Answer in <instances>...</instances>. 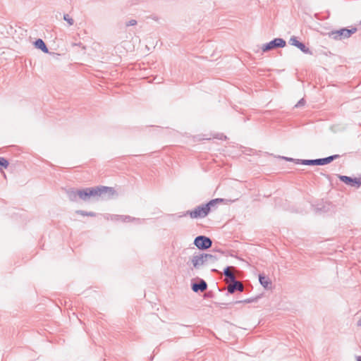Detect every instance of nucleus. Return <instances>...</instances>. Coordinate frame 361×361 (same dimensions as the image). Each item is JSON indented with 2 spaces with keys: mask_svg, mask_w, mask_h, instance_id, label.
<instances>
[{
  "mask_svg": "<svg viewBox=\"0 0 361 361\" xmlns=\"http://www.w3.org/2000/svg\"><path fill=\"white\" fill-rule=\"evenodd\" d=\"M187 214H189L192 219H202L206 217L209 213L204 204L196 207L193 210L188 211Z\"/></svg>",
  "mask_w": 361,
  "mask_h": 361,
  "instance_id": "obj_4",
  "label": "nucleus"
},
{
  "mask_svg": "<svg viewBox=\"0 0 361 361\" xmlns=\"http://www.w3.org/2000/svg\"><path fill=\"white\" fill-rule=\"evenodd\" d=\"M34 45L37 49L42 50L44 53H49V49L44 43V42L42 39H37L34 42Z\"/></svg>",
  "mask_w": 361,
  "mask_h": 361,
  "instance_id": "obj_14",
  "label": "nucleus"
},
{
  "mask_svg": "<svg viewBox=\"0 0 361 361\" xmlns=\"http://www.w3.org/2000/svg\"><path fill=\"white\" fill-rule=\"evenodd\" d=\"M259 298H260V295H257L255 297L250 298H247V299H245V300L235 301L234 303L235 304H238V303H251V302H257Z\"/></svg>",
  "mask_w": 361,
  "mask_h": 361,
  "instance_id": "obj_16",
  "label": "nucleus"
},
{
  "mask_svg": "<svg viewBox=\"0 0 361 361\" xmlns=\"http://www.w3.org/2000/svg\"><path fill=\"white\" fill-rule=\"evenodd\" d=\"M8 165V161L6 158L0 157V169H6Z\"/></svg>",
  "mask_w": 361,
  "mask_h": 361,
  "instance_id": "obj_19",
  "label": "nucleus"
},
{
  "mask_svg": "<svg viewBox=\"0 0 361 361\" xmlns=\"http://www.w3.org/2000/svg\"><path fill=\"white\" fill-rule=\"evenodd\" d=\"M68 197L71 202H76L78 198L87 201L91 197H99L106 193L113 195L115 190L113 188L106 186H100L95 188H86L82 190H75L73 188L66 190Z\"/></svg>",
  "mask_w": 361,
  "mask_h": 361,
  "instance_id": "obj_1",
  "label": "nucleus"
},
{
  "mask_svg": "<svg viewBox=\"0 0 361 361\" xmlns=\"http://www.w3.org/2000/svg\"><path fill=\"white\" fill-rule=\"evenodd\" d=\"M231 269V267H226L224 270V274L226 279L229 280V281H235V277L234 274L230 271Z\"/></svg>",
  "mask_w": 361,
  "mask_h": 361,
  "instance_id": "obj_15",
  "label": "nucleus"
},
{
  "mask_svg": "<svg viewBox=\"0 0 361 361\" xmlns=\"http://www.w3.org/2000/svg\"><path fill=\"white\" fill-rule=\"evenodd\" d=\"M357 361H361V356L357 357Z\"/></svg>",
  "mask_w": 361,
  "mask_h": 361,
  "instance_id": "obj_26",
  "label": "nucleus"
},
{
  "mask_svg": "<svg viewBox=\"0 0 361 361\" xmlns=\"http://www.w3.org/2000/svg\"><path fill=\"white\" fill-rule=\"evenodd\" d=\"M225 201L223 198H216L209 201L207 203L204 204L209 213L212 211H214L217 208V205L221 202Z\"/></svg>",
  "mask_w": 361,
  "mask_h": 361,
  "instance_id": "obj_12",
  "label": "nucleus"
},
{
  "mask_svg": "<svg viewBox=\"0 0 361 361\" xmlns=\"http://www.w3.org/2000/svg\"><path fill=\"white\" fill-rule=\"evenodd\" d=\"M259 281L260 284L266 289H270L271 281L269 277L265 276L263 274L259 275Z\"/></svg>",
  "mask_w": 361,
  "mask_h": 361,
  "instance_id": "obj_13",
  "label": "nucleus"
},
{
  "mask_svg": "<svg viewBox=\"0 0 361 361\" xmlns=\"http://www.w3.org/2000/svg\"><path fill=\"white\" fill-rule=\"evenodd\" d=\"M63 20H66L69 25L74 24V20L68 14L63 15Z\"/></svg>",
  "mask_w": 361,
  "mask_h": 361,
  "instance_id": "obj_20",
  "label": "nucleus"
},
{
  "mask_svg": "<svg viewBox=\"0 0 361 361\" xmlns=\"http://www.w3.org/2000/svg\"><path fill=\"white\" fill-rule=\"evenodd\" d=\"M286 45V41L282 38H275L271 42L264 44L262 47V50L263 52H267L268 51L276 49V48H283Z\"/></svg>",
  "mask_w": 361,
  "mask_h": 361,
  "instance_id": "obj_5",
  "label": "nucleus"
},
{
  "mask_svg": "<svg viewBox=\"0 0 361 361\" xmlns=\"http://www.w3.org/2000/svg\"><path fill=\"white\" fill-rule=\"evenodd\" d=\"M204 258L207 264L209 263H214L218 259V257L216 255L207 253H204Z\"/></svg>",
  "mask_w": 361,
  "mask_h": 361,
  "instance_id": "obj_17",
  "label": "nucleus"
},
{
  "mask_svg": "<svg viewBox=\"0 0 361 361\" xmlns=\"http://www.w3.org/2000/svg\"><path fill=\"white\" fill-rule=\"evenodd\" d=\"M123 221H129L131 219L130 216H123L121 217Z\"/></svg>",
  "mask_w": 361,
  "mask_h": 361,
  "instance_id": "obj_23",
  "label": "nucleus"
},
{
  "mask_svg": "<svg viewBox=\"0 0 361 361\" xmlns=\"http://www.w3.org/2000/svg\"><path fill=\"white\" fill-rule=\"evenodd\" d=\"M357 326H361V318L357 322Z\"/></svg>",
  "mask_w": 361,
  "mask_h": 361,
  "instance_id": "obj_25",
  "label": "nucleus"
},
{
  "mask_svg": "<svg viewBox=\"0 0 361 361\" xmlns=\"http://www.w3.org/2000/svg\"><path fill=\"white\" fill-rule=\"evenodd\" d=\"M76 213L77 214H79L82 216H96V213L93 212H85V211H83V210H77L76 211Z\"/></svg>",
  "mask_w": 361,
  "mask_h": 361,
  "instance_id": "obj_18",
  "label": "nucleus"
},
{
  "mask_svg": "<svg viewBox=\"0 0 361 361\" xmlns=\"http://www.w3.org/2000/svg\"><path fill=\"white\" fill-rule=\"evenodd\" d=\"M289 43L291 45L298 47L301 51H302L305 54H312L310 49L308 47H307L305 44L299 42L297 39V38L294 36L290 37V39L289 40Z\"/></svg>",
  "mask_w": 361,
  "mask_h": 361,
  "instance_id": "obj_9",
  "label": "nucleus"
},
{
  "mask_svg": "<svg viewBox=\"0 0 361 361\" xmlns=\"http://www.w3.org/2000/svg\"><path fill=\"white\" fill-rule=\"evenodd\" d=\"M305 103V101L304 99H301L296 104H295V107H300L302 106H303Z\"/></svg>",
  "mask_w": 361,
  "mask_h": 361,
  "instance_id": "obj_22",
  "label": "nucleus"
},
{
  "mask_svg": "<svg viewBox=\"0 0 361 361\" xmlns=\"http://www.w3.org/2000/svg\"><path fill=\"white\" fill-rule=\"evenodd\" d=\"M137 22L136 20H134V19H131L129 21H127L126 23V27H128V26H134L135 25H137Z\"/></svg>",
  "mask_w": 361,
  "mask_h": 361,
  "instance_id": "obj_21",
  "label": "nucleus"
},
{
  "mask_svg": "<svg viewBox=\"0 0 361 361\" xmlns=\"http://www.w3.org/2000/svg\"><path fill=\"white\" fill-rule=\"evenodd\" d=\"M191 262L193 267L196 269H200L202 266L207 264L204 258V253L194 255L191 259Z\"/></svg>",
  "mask_w": 361,
  "mask_h": 361,
  "instance_id": "obj_8",
  "label": "nucleus"
},
{
  "mask_svg": "<svg viewBox=\"0 0 361 361\" xmlns=\"http://www.w3.org/2000/svg\"><path fill=\"white\" fill-rule=\"evenodd\" d=\"M194 245L200 250H205L212 245V240L205 235H198L194 240Z\"/></svg>",
  "mask_w": 361,
  "mask_h": 361,
  "instance_id": "obj_6",
  "label": "nucleus"
},
{
  "mask_svg": "<svg viewBox=\"0 0 361 361\" xmlns=\"http://www.w3.org/2000/svg\"><path fill=\"white\" fill-rule=\"evenodd\" d=\"M231 282L232 284L228 287V293L229 294H233L236 290L240 292H243L244 290V286L240 281H237L235 279V281H232Z\"/></svg>",
  "mask_w": 361,
  "mask_h": 361,
  "instance_id": "obj_11",
  "label": "nucleus"
},
{
  "mask_svg": "<svg viewBox=\"0 0 361 361\" xmlns=\"http://www.w3.org/2000/svg\"><path fill=\"white\" fill-rule=\"evenodd\" d=\"M207 288V283L202 279H200L197 282L192 283V290L197 293L199 291L204 292Z\"/></svg>",
  "mask_w": 361,
  "mask_h": 361,
  "instance_id": "obj_10",
  "label": "nucleus"
},
{
  "mask_svg": "<svg viewBox=\"0 0 361 361\" xmlns=\"http://www.w3.org/2000/svg\"><path fill=\"white\" fill-rule=\"evenodd\" d=\"M339 157L340 156L338 154H334L325 158L316 159H297L296 164H301L309 166H323L331 163Z\"/></svg>",
  "mask_w": 361,
  "mask_h": 361,
  "instance_id": "obj_2",
  "label": "nucleus"
},
{
  "mask_svg": "<svg viewBox=\"0 0 361 361\" xmlns=\"http://www.w3.org/2000/svg\"><path fill=\"white\" fill-rule=\"evenodd\" d=\"M283 159L287 160V161H295L296 163V161L297 159H294L293 158H288V157H283Z\"/></svg>",
  "mask_w": 361,
  "mask_h": 361,
  "instance_id": "obj_24",
  "label": "nucleus"
},
{
  "mask_svg": "<svg viewBox=\"0 0 361 361\" xmlns=\"http://www.w3.org/2000/svg\"><path fill=\"white\" fill-rule=\"evenodd\" d=\"M338 178L347 185L359 188L361 185L360 178H352L347 176L338 175Z\"/></svg>",
  "mask_w": 361,
  "mask_h": 361,
  "instance_id": "obj_7",
  "label": "nucleus"
},
{
  "mask_svg": "<svg viewBox=\"0 0 361 361\" xmlns=\"http://www.w3.org/2000/svg\"><path fill=\"white\" fill-rule=\"evenodd\" d=\"M356 31L357 29L355 27L351 29L342 28L338 30L331 31L329 35L330 37L336 40H341L343 39L349 38Z\"/></svg>",
  "mask_w": 361,
  "mask_h": 361,
  "instance_id": "obj_3",
  "label": "nucleus"
}]
</instances>
